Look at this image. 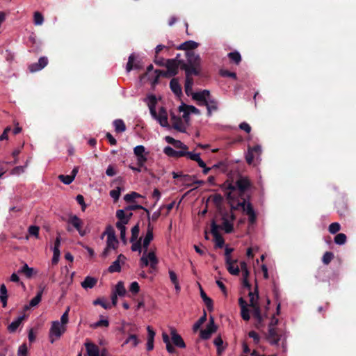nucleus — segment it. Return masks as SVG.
I'll list each match as a JSON object with an SVG mask.
<instances>
[{
    "label": "nucleus",
    "mask_w": 356,
    "mask_h": 356,
    "mask_svg": "<svg viewBox=\"0 0 356 356\" xmlns=\"http://www.w3.org/2000/svg\"><path fill=\"white\" fill-rule=\"evenodd\" d=\"M251 187V182L250 179L246 177H239L236 180L235 184L232 183L228 184L227 189L229 192H225L227 199L229 201V204L231 202L235 204L238 200L243 201V198H245L246 201H248L249 195H245V192Z\"/></svg>",
    "instance_id": "obj_1"
},
{
    "label": "nucleus",
    "mask_w": 356,
    "mask_h": 356,
    "mask_svg": "<svg viewBox=\"0 0 356 356\" xmlns=\"http://www.w3.org/2000/svg\"><path fill=\"white\" fill-rule=\"evenodd\" d=\"M186 60H181V70L185 73L200 76L202 72V59L199 54L194 51H188L185 54Z\"/></svg>",
    "instance_id": "obj_2"
},
{
    "label": "nucleus",
    "mask_w": 356,
    "mask_h": 356,
    "mask_svg": "<svg viewBox=\"0 0 356 356\" xmlns=\"http://www.w3.org/2000/svg\"><path fill=\"white\" fill-rule=\"evenodd\" d=\"M181 60L177 58L167 59L165 66L167 68L166 71L156 70L154 71V79L152 81V86L159 83L160 76L170 78L176 76L179 72V67L181 70Z\"/></svg>",
    "instance_id": "obj_3"
},
{
    "label": "nucleus",
    "mask_w": 356,
    "mask_h": 356,
    "mask_svg": "<svg viewBox=\"0 0 356 356\" xmlns=\"http://www.w3.org/2000/svg\"><path fill=\"white\" fill-rule=\"evenodd\" d=\"M193 99L198 102V105L205 106L207 110V116L210 117L213 111L218 110V101L211 97L210 91L203 90L193 94Z\"/></svg>",
    "instance_id": "obj_4"
},
{
    "label": "nucleus",
    "mask_w": 356,
    "mask_h": 356,
    "mask_svg": "<svg viewBox=\"0 0 356 356\" xmlns=\"http://www.w3.org/2000/svg\"><path fill=\"white\" fill-rule=\"evenodd\" d=\"M230 207L232 211L241 209L243 212H245L249 217V221L250 223L252 224L256 221L257 216L252 205L249 201H246L245 198H243V201L238 200L236 204L234 202H231Z\"/></svg>",
    "instance_id": "obj_5"
},
{
    "label": "nucleus",
    "mask_w": 356,
    "mask_h": 356,
    "mask_svg": "<svg viewBox=\"0 0 356 356\" xmlns=\"http://www.w3.org/2000/svg\"><path fill=\"white\" fill-rule=\"evenodd\" d=\"M66 328L63 325H60V323L58 321H53L51 324V327L49 330V341L51 343H53L55 341L54 339V336H55L57 339L60 337V336L65 332Z\"/></svg>",
    "instance_id": "obj_6"
},
{
    "label": "nucleus",
    "mask_w": 356,
    "mask_h": 356,
    "mask_svg": "<svg viewBox=\"0 0 356 356\" xmlns=\"http://www.w3.org/2000/svg\"><path fill=\"white\" fill-rule=\"evenodd\" d=\"M143 68V62L142 59L138 58L134 54H131L128 58L126 66L127 72H129L133 70H141Z\"/></svg>",
    "instance_id": "obj_7"
},
{
    "label": "nucleus",
    "mask_w": 356,
    "mask_h": 356,
    "mask_svg": "<svg viewBox=\"0 0 356 356\" xmlns=\"http://www.w3.org/2000/svg\"><path fill=\"white\" fill-rule=\"evenodd\" d=\"M211 232L213 234L216 246L219 248H222L225 244V241L223 237L221 236V234L219 233L218 230L220 229V225H217L216 221L213 220L211 222Z\"/></svg>",
    "instance_id": "obj_8"
},
{
    "label": "nucleus",
    "mask_w": 356,
    "mask_h": 356,
    "mask_svg": "<svg viewBox=\"0 0 356 356\" xmlns=\"http://www.w3.org/2000/svg\"><path fill=\"white\" fill-rule=\"evenodd\" d=\"M216 330L217 326L215 325L214 318L212 316H211L209 317V321L207 325V327L204 330H202L200 331V337L204 340L209 339L211 334L216 332Z\"/></svg>",
    "instance_id": "obj_9"
},
{
    "label": "nucleus",
    "mask_w": 356,
    "mask_h": 356,
    "mask_svg": "<svg viewBox=\"0 0 356 356\" xmlns=\"http://www.w3.org/2000/svg\"><path fill=\"white\" fill-rule=\"evenodd\" d=\"M67 222L72 225L78 231L79 234L81 236L86 235V232L82 228L83 222L78 216H76V215H70L67 220Z\"/></svg>",
    "instance_id": "obj_10"
},
{
    "label": "nucleus",
    "mask_w": 356,
    "mask_h": 356,
    "mask_svg": "<svg viewBox=\"0 0 356 356\" xmlns=\"http://www.w3.org/2000/svg\"><path fill=\"white\" fill-rule=\"evenodd\" d=\"M153 229L154 227L150 223V221H149L147 225V233L143 242V248L144 249L143 252H147V251L148 250L149 243L154 238Z\"/></svg>",
    "instance_id": "obj_11"
},
{
    "label": "nucleus",
    "mask_w": 356,
    "mask_h": 356,
    "mask_svg": "<svg viewBox=\"0 0 356 356\" xmlns=\"http://www.w3.org/2000/svg\"><path fill=\"white\" fill-rule=\"evenodd\" d=\"M267 339L271 345L277 346L279 344L280 336L275 328L273 327V321L270 323L268 329Z\"/></svg>",
    "instance_id": "obj_12"
},
{
    "label": "nucleus",
    "mask_w": 356,
    "mask_h": 356,
    "mask_svg": "<svg viewBox=\"0 0 356 356\" xmlns=\"http://www.w3.org/2000/svg\"><path fill=\"white\" fill-rule=\"evenodd\" d=\"M170 335L174 345L178 348H184L186 343L182 337L177 332L175 328H170Z\"/></svg>",
    "instance_id": "obj_13"
},
{
    "label": "nucleus",
    "mask_w": 356,
    "mask_h": 356,
    "mask_svg": "<svg viewBox=\"0 0 356 356\" xmlns=\"http://www.w3.org/2000/svg\"><path fill=\"white\" fill-rule=\"evenodd\" d=\"M238 305L241 307V316L242 318L245 321H249L250 318V316L248 302L243 298L241 297L238 299Z\"/></svg>",
    "instance_id": "obj_14"
},
{
    "label": "nucleus",
    "mask_w": 356,
    "mask_h": 356,
    "mask_svg": "<svg viewBox=\"0 0 356 356\" xmlns=\"http://www.w3.org/2000/svg\"><path fill=\"white\" fill-rule=\"evenodd\" d=\"M193 76L194 74H188V72L185 73V85H184V90L185 92L188 96L191 95L193 97V94L194 92H192V88L194 83V80L193 78Z\"/></svg>",
    "instance_id": "obj_15"
},
{
    "label": "nucleus",
    "mask_w": 356,
    "mask_h": 356,
    "mask_svg": "<svg viewBox=\"0 0 356 356\" xmlns=\"http://www.w3.org/2000/svg\"><path fill=\"white\" fill-rule=\"evenodd\" d=\"M222 220V224L221 226L220 225V229H223L227 234L232 233L234 230V226L233 223L228 219V213H224Z\"/></svg>",
    "instance_id": "obj_16"
},
{
    "label": "nucleus",
    "mask_w": 356,
    "mask_h": 356,
    "mask_svg": "<svg viewBox=\"0 0 356 356\" xmlns=\"http://www.w3.org/2000/svg\"><path fill=\"white\" fill-rule=\"evenodd\" d=\"M237 260H233L232 259H227L226 261L227 269L228 272L233 275H238L240 273V268L236 265Z\"/></svg>",
    "instance_id": "obj_17"
},
{
    "label": "nucleus",
    "mask_w": 356,
    "mask_h": 356,
    "mask_svg": "<svg viewBox=\"0 0 356 356\" xmlns=\"http://www.w3.org/2000/svg\"><path fill=\"white\" fill-rule=\"evenodd\" d=\"M248 296L250 297V304L248 305V307H250L252 309V308L259 306V302H258L259 291H258V286L257 284L255 286L254 291L253 292L250 290Z\"/></svg>",
    "instance_id": "obj_18"
},
{
    "label": "nucleus",
    "mask_w": 356,
    "mask_h": 356,
    "mask_svg": "<svg viewBox=\"0 0 356 356\" xmlns=\"http://www.w3.org/2000/svg\"><path fill=\"white\" fill-rule=\"evenodd\" d=\"M48 64V59L46 57L40 58L38 63L31 64L29 66V70L31 72L39 71L44 68Z\"/></svg>",
    "instance_id": "obj_19"
},
{
    "label": "nucleus",
    "mask_w": 356,
    "mask_h": 356,
    "mask_svg": "<svg viewBox=\"0 0 356 356\" xmlns=\"http://www.w3.org/2000/svg\"><path fill=\"white\" fill-rule=\"evenodd\" d=\"M199 44L193 40H188L183 43H181L178 47L177 49L185 50L186 52L193 51L195 49L198 47Z\"/></svg>",
    "instance_id": "obj_20"
},
{
    "label": "nucleus",
    "mask_w": 356,
    "mask_h": 356,
    "mask_svg": "<svg viewBox=\"0 0 356 356\" xmlns=\"http://www.w3.org/2000/svg\"><path fill=\"white\" fill-rule=\"evenodd\" d=\"M133 213L131 212L126 214L122 209H119L116 212V217L119 219V221L117 222H121L123 225H127L129 220Z\"/></svg>",
    "instance_id": "obj_21"
},
{
    "label": "nucleus",
    "mask_w": 356,
    "mask_h": 356,
    "mask_svg": "<svg viewBox=\"0 0 356 356\" xmlns=\"http://www.w3.org/2000/svg\"><path fill=\"white\" fill-rule=\"evenodd\" d=\"M170 88L173 93L179 97L182 95L181 87L177 78H172L170 82Z\"/></svg>",
    "instance_id": "obj_22"
},
{
    "label": "nucleus",
    "mask_w": 356,
    "mask_h": 356,
    "mask_svg": "<svg viewBox=\"0 0 356 356\" xmlns=\"http://www.w3.org/2000/svg\"><path fill=\"white\" fill-rule=\"evenodd\" d=\"M164 153L171 157L179 158L185 156V151L175 150L170 146H167L164 148Z\"/></svg>",
    "instance_id": "obj_23"
},
{
    "label": "nucleus",
    "mask_w": 356,
    "mask_h": 356,
    "mask_svg": "<svg viewBox=\"0 0 356 356\" xmlns=\"http://www.w3.org/2000/svg\"><path fill=\"white\" fill-rule=\"evenodd\" d=\"M172 123V127L180 131V132H185V127H184L183 122L181 118L177 117L176 115H173L171 118Z\"/></svg>",
    "instance_id": "obj_24"
},
{
    "label": "nucleus",
    "mask_w": 356,
    "mask_h": 356,
    "mask_svg": "<svg viewBox=\"0 0 356 356\" xmlns=\"http://www.w3.org/2000/svg\"><path fill=\"white\" fill-rule=\"evenodd\" d=\"M156 103H157V100H156V97L154 95H150L149 97L148 106L149 108L150 113L154 119H156L158 115V113L156 111Z\"/></svg>",
    "instance_id": "obj_25"
},
{
    "label": "nucleus",
    "mask_w": 356,
    "mask_h": 356,
    "mask_svg": "<svg viewBox=\"0 0 356 356\" xmlns=\"http://www.w3.org/2000/svg\"><path fill=\"white\" fill-rule=\"evenodd\" d=\"M43 289H40L38 291L37 295L33 298H32L31 300V301L29 302V305H26L24 307L25 309H29V308L33 307L38 305L40 303V302L42 300V293H43Z\"/></svg>",
    "instance_id": "obj_26"
},
{
    "label": "nucleus",
    "mask_w": 356,
    "mask_h": 356,
    "mask_svg": "<svg viewBox=\"0 0 356 356\" xmlns=\"http://www.w3.org/2000/svg\"><path fill=\"white\" fill-rule=\"evenodd\" d=\"M97 283V280L95 277L87 276L84 280L81 282V286L85 289H92Z\"/></svg>",
    "instance_id": "obj_27"
},
{
    "label": "nucleus",
    "mask_w": 356,
    "mask_h": 356,
    "mask_svg": "<svg viewBox=\"0 0 356 356\" xmlns=\"http://www.w3.org/2000/svg\"><path fill=\"white\" fill-rule=\"evenodd\" d=\"M24 317L25 316H19L15 321H13L8 326V330L11 333L15 332L22 323Z\"/></svg>",
    "instance_id": "obj_28"
},
{
    "label": "nucleus",
    "mask_w": 356,
    "mask_h": 356,
    "mask_svg": "<svg viewBox=\"0 0 356 356\" xmlns=\"http://www.w3.org/2000/svg\"><path fill=\"white\" fill-rule=\"evenodd\" d=\"M7 289L4 284L0 286V301L2 303V307H6L7 305L8 294Z\"/></svg>",
    "instance_id": "obj_29"
},
{
    "label": "nucleus",
    "mask_w": 356,
    "mask_h": 356,
    "mask_svg": "<svg viewBox=\"0 0 356 356\" xmlns=\"http://www.w3.org/2000/svg\"><path fill=\"white\" fill-rule=\"evenodd\" d=\"M118 247V241L114 243L113 241H106V247L102 254V257H106L108 256L110 250L111 249L116 250Z\"/></svg>",
    "instance_id": "obj_30"
},
{
    "label": "nucleus",
    "mask_w": 356,
    "mask_h": 356,
    "mask_svg": "<svg viewBox=\"0 0 356 356\" xmlns=\"http://www.w3.org/2000/svg\"><path fill=\"white\" fill-rule=\"evenodd\" d=\"M19 273L24 274L27 278H31L35 273L34 268L29 267L26 264L18 270Z\"/></svg>",
    "instance_id": "obj_31"
},
{
    "label": "nucleus",
    "mask_w": 356,
    "mask_h": 356,
    "mask_svg": "<svg viewBox=\"0 0 356 356\" xmlns=\"http://www.w3.org/2000/svg\"><path fill=\"white\" fill-rule=\"evenodd\" d=\"M168 273L171 282L175 285L176 291L177 293L179 292L181 290V287L179 284L177 274L172 270H169Z\"/></svg>",
    "instance_id": "obj_32"
},
{
    "label": "nucleus",
    "mask_w": 356,
    "mask_h": 356,
    "mask_svg": "<svg viewBox=\"0 0 356 356\" xmlns=\"http://www.w3.org/2000/svg\"><path fill=\"white\" fill-rule=\"evenodd\" d=\"M200 296L204 304L206 305L207 309L209 312H211L213 310V300L207 296V294L202 289H201Z\"/></svg>",
    "instance_id": "obj_33"
},
{
    "label": "nucleus",
    "mask_w": 356,
    "mask_h": 356,
    "mask_svg": "<svg viewBox=\"0 0 356 356\" xmlns=\"http://www.w3.org/2000/svg\"><path fill=\"white\" fill-rule=\"evenodd\" d=\"M113 125L115 127V131L117 133H122L126 130V125L124 121L121 119L114 120Z\"/></svg>",
    "instance_id": "obj_34"
},
{
    "label": "nucleus",
    "mask_w": 356,
    "mask_h": 356,
    "mask_svg": "<svg viewBox=\"0 0 356 356\" xmlns=\"http://www.w3.org/2000/svg\"><path fill=\"white\" fill-rule=\"evenodd\" d=\"M228 58L231 61L234 63L236 65H238L241 61V56L239 52L235 51L232 52H229L227 54Z\"/></svg>",
    "instance_id": "obj_35"
},
{
    "label": "nucleus",
    "mask_w": 356,
    "mask_h": 356,
    "mask_svg": "<svg viewBox=\"0 0 356 356\" xmlns=\"http://www.w3.org/2000/svg\"><path fill=\"white\" fill-rule=\"evenodd\" d=\"M116 227L120 230V238L123 241L124 243H127V238H126V227L125 225L122 224L121 222H116L115 224Z\"/></svg>",
    "instance_id": "obj_36"
},
{
    "label": "nucleus",
    "mask_w": 356,
    "mask_h": 356,
    "mask_svg": "<svg viewBox=\"0 0 356 356\" xmlns=\"http://www.w3.org/2000/svg\"><path fill=\"white\" fill-rule=\"evenodd\" d=\"M242 272V275H243V286L245 287V288H247L248 290H251V284L248 281V277L250 275V272L248 270H243V271H241Z\"/></svg>",
    "instance_id": "obj_37"
},
{
    "label": "nucleus",
    "mask_w": 356,
    "mask_h": 356,
    "mask_svg": "<svg viewBox=\"0 0 356 356\" xmlns=\"http://www.w3.org/2000/svg\"><path fill=\"white\" fill-rule=\"evenodd\" d=\"M115 293L118 295L119 296H124L126 293V289L124 286V283L122 282H118L115 285Z\"/></svg>",
    "instance_id": "obj_38"
},
{
    "label": "nucleus",
    "mask_w": 356,
    "mask_h": 356,
    "mask_svg": "<svg viewBox=\"0 0 356 356\" xmlns=\"http://www.w3.org/2000/svg\"><path fill=\"white\" fill-rule=\"evenodd\" d=\"M346 235L343 233L337 234L334 238V243L337 245H343L346 243Z\"/></svg>",
    "instance_id": "obj_39"
},
{
    "label": "nucleus",
    "mask_w": 356,
    "mask_h": 356,
    "mask_svg": "<svg viewBox=\"0 0 356 356\" xmlns=\"http://www.w3.org/2000/svg\"><path fill=\"white\" fill-rule=\"evenodd\" d=\"M156 120L159 122L160 125L163 127H168L169 124L168 121V114L159 115L158 114Z\"/></svg>",
    "instance_id": "obj_40"
},
{
    "label": "nucleus",
    "mask_w": 356,
    "mask_h": 356,
    "mask_svg": "<svg viewBox=\"0 0 356 356\" xmlns=\"http://www.w3.org/2000/svg\"><path fill=\"white\" fill-rule=\"evenodd\" d=\"M120 270H121L120 262H119V261H118V260L114 261L108 268V271L111 273H116V272L118 273V272H120Z\"/></svg>",
    "instance_id": "obj_41"
},
{
    "label": "nucleus",
    "mask_w": 356,
    "mask_h": 356,
    "mask_svg": "<svg viewBox=\"0 0 356 356\" xmlns=\"http://www.w3.org/2000/svg\"><path fill=\"white\" fill-rule=\"evenodd\" d=\"M139 232H140L139 225L136 224L131 229V236L130 238L131 243H134V241H137L138 234H139Z\"/></svg>",
    "instance_id": "obj_42"
},
{
    "label": "nucleus",
    "mask_w": 356,
    "mask_h": 356,
    "mask_svg": "<svg viewBox=\"0 0 356 356\" xmlns=\"http://www.w3.org/2000/svg\"><path fill=\"white\" fill-rule=\"evenodd\" d=\"M137 157V164L139 167H143V171L147 172L148 169L146 166H145V163L147 160L146 154L136 156Z\"/></svg>",
    "instance_id": "obj_43"
},
{
    "label": "nucleus",
    "mask_w": 356,
    "mask_h": 356,
    "mask_svg": "<svg viewBox=\"0 0 356 356\" xmlns=\"http://www.w3.org/2000/svg\"><path fill=\"white\" fill-rule=\"evenodd\" d=\"M146 257H147L148 261L150 262V264L153 263V265L159 264V259L156 257L154 251L151 250V251L148 252V250H147V253H146Z\"/></svg>",
    "instance_id": "obj_44"
},
{
    "label": "nucleus",
    "mask_w": 356,
    "mask_h": 356,
    "mask_svg": "<svg viewBox=\"0 0 356 356\" xmlns=\"http://www.w3.org/2000/svg\"><path fill=\"white\" fill-rule=\"evenodd\" d=\"M34 24L36 26L42 25L44 22V17L40 12H35L33 15Z\"/></svg>",
    "instance_id": "obj_45"
},
{
    "label": "nucleus",
    "mask_w": 356,
    "mask_h": 356,
    "mask_svg": "<svg viewBox=\"0 0 356 356\" xmlns=\"http://www.w3.org/2000/svg\"><path fill=\"white\" fill-rule=\"evenodd\" d=\"M122 188L118 186L116 189L111 190L109 193L110 196L113 199L114 202H117L120 196Z\"/></svg>",
    "instance_id": "obj_46"
},
{
    "label": "nucleus",
    "mask_w": 356,
    "mask_h": 356,
    "mask_svg": "<svg viewBox=\"0 0 356 356\" xmlns=\"http://www.w3.org/2000/svg\"><path fill=\"white\" fill-rule=\"evenodd\" d=\"M131 343L133 347H136L139 343V340L136 334H130L124 342V344Z\"/></svg>",
    "instance_id": "obj_47"
},
{
    "label": "nucleus",
    "mask_w": 356,
    "mask_h": 356,
    "mask_svg": "<svg viewBox=\"0 0 356 356\" xmlns=\"http://www.w3.org/2000/svg\"><path fill=\"white\" fill-rule=\"evenodd\" d=\"M207 321V313L204 311V314L198 319L193 325V330L196 332L200 326Z\"/></svg>",
    "instance_id": "obj_48"
},
{
    "label": "nucleus",
    "mask_w": 356,
    "mask_h": 356,
    "mask_svg": "<svg viewBox=\"0 0 356 356\" xmlns=\"http://www.w3.org/2000/svg\"><path fill=\"white\" fill-rule=\"evenodd\" d=\"M334 258V254L332 252H326L323 256L322 261L324 264L328 265Z\"/></svg>",
    "instance_id": "obj_49"
},
{
    "label": "nucleus",
    "mask_w": 356,
    "mask_h": 356,
    "mask_svg": "<svg viewBox=\"0 0 356 356\" xmlns=\"http://www.w3.org/2000/svg\"><path fill=\"white\" fill-rule=\"evenodd\" d=\"M58 179L60 181H61L63 184L68 185L70 184L73 181L74 178L73 176L70 175H60L58 176Z\"/></svg>",
    "instance_id": "obj_50"
},
{
    "label": "nucleus",
    "mask_w": 356,
    "mask_h": 356,
    "mask_svg": "<svg viewBox=\"0 0 356 356\" xmlns=\"http://www.w3.org/2000/svg\"><path fill=\"white\" fill-rule=\"evenodd\" d=\"M219 74L220 76L223 77H230L232 78L233 79H237V76L235 72H229V70H220Z\"/></svg>",
    "instance_id": "obj_51"
},
{
    "label": "nucleus",
    "mask_w": 356,
    "mask_h": 356,
    "mask_svg": "<svg viewBox=\"0 0 356 356\" xmlns=\"http://www.w3.org/2000/svg\"><path fill=\"white\" fill-rule=\"evenodd\" d=\"M127 210H138V209H143L144 211H145L147 213V218H148V220L150 221V213H149V211L145 209V207H143V206L141 205H139V204H136V205H129L128 206L127 208H126Z\"/></svg>",
    "instance_id": "obj_52"
},
{
    "label": "nucleus",
    "mask_w": 356,
    "mask_h": 356,
    "mask_svg": "<svg viewBox=\"0 0 356 356\" xmlns=\"http://www.w3.org/2000/svg\"><path fill=\"white\" fill-rule=\"evenodd\" d=\"M141 195L136 192H131L130 193L126 194L124 197V200L127 202H133L134 198L140 197Z\"/></svg>",
    "instance_id": "obj_53"
},
{
    "label": "nucleus",
    "mask_w": 356,
    "mask_h": 356,
    "mask_svg": "<svg viewBox=\"0 0 356 356\" xmlns=\"http://www.w3.org/2000/svg\"><path fill=\"white\" fill-rule=\"evenodd\" d=\"M213 343H214L215 346L217 347L218 353H220V352L222 350H223V349H224L222 347L223 341H222V338L220 336L217 337L214 339Z\"/></svg>",
    "instance_id": "obj_54"
},
{
    "label": "nucleus",
    "mask_w": 356,
    "mask_h": 356,
    "mask_svg": "<svg viewBox=\"0 0 356 356\" xmlns=\"http://www.w3.org/2000/svg\"><path fill=\"white\" fill-rule=\"evenodd\" d=\"M330 233L334 234L341 229V225L339 222H332L329 226Z\"/></svg>",
    "instance_id": "obj_55"
},
{
    "label": "nucleus",
    "mask_w": 356,
    "mask_h": 356,
    "mask_svg": "<svg viewBox=\"0 0 356 356\" xmlns=\"http://www.w3.org/2000/svg\"><path fill=\"white\" fill-rule=\"evenodd\" d=\"M131 249L134 252L138 251L140 253L141 252V250H142L141 238L138 241H136L134 243H132Z\"/></svg>",
    "instance_id": "obj_56"
},
{
    "label": "nucleus",
    "mask_w": 356,
    "mask_h": 356,
    "mask_svg": "<svg viewBox=\"0 0 356 356\" xmlns=\"http://www.w3.org/2000/svg\"><path fill=\"white\" fill-rule=\"evenodd\" d=\"M69 312H70V307H68L66 309V311L63 314L60 318V323L61 324L65 326L68 323L69 321Z\"/></svg>",
    "instance_id": "obj_57"
},
{
    "label": "nucleus",
    "mask_w": 356,
    "mask_h": 356,
    "mask_svg": "<svg viewBox=\"0 0 356 356\" xmlns=\"http://www.w3.org/2000/svg\"><path fill=\"white\" fill-rule=\"evenodd\" d=\"M39 227L35 225H31L29 227V233L31 236H34L36 238L38 237L39 235Z\"/></svg>",
    "instance_id": "obj_58"
},
{
    "label": "nucleus",
    "mask_w": 356,
    "mask_h": 356,
    "mask_svg": "<svg viewBox=\"0 0 356 356\" xmlns=\"http://www.w3.org/2000/svg\"><path fill=\"white\" fill-rule=\"evenodd\" d=\"M145 148L143 145H138L134 147V152L136 156L145 155Z\"/></svg>",
    "instance_id": "obj_59"
},
{
    "label": "nucleus",
    "mask_w": 356,
    "mask_h": 356,
    "mask_svg": "<svg viewBox=\"0 0 356 356\" xmlns=\"http://www.w3.org/2000/svg\"><path fill=\"white\" fill-rule=\"evenodd\" d=\"M146 253L147 252H143V256L140 259V266L141 268L148 266L150 264V262L148 261V259L146 257Z\"/></svg>",
    "instance_id": "obj_60"
},
{
    "label": "nucleus",
    "mask_w": 356,
    "mask_h": 356,
    "mask_svg": "<svg viewBox=\"0 0 356 356\" xmlns=\"http://www.w3.org/2000/svg\"><path fill=\"white\" fill-rule=\"evenodd\" d=\"M174 147L177 149H179V151H186L188 147L187 145L184 144L181 141L177 140L176 143L174 144Z\"/></svg>",
    "instance_id": "obj_61"
},
{
    "label": "nucleus",
    "mask_w": 356,
    "mask_h": 356,
    "mask_svg": "<svg viewBox=\"0 0 356 356\" xmlns=\"http://www.w3.org/2000/svg\"><path fill=\"white\" fill-rule=\"evenodd\" d=\"M129 291L134 294H136L140 291V286L137 282H133L130 286H129Z\"/></svg>",
    "instance_id": "obj_62"
},
{
    "label": "nucleus",
    "mask_w": 356,
    "mask_h": 356,
    "mask_svg": "<svg viewBox=\"0 0 356 356\" xmlns=\"http://www.w3.org/2000/svg\"><path fill=\"white\" fill-rule=\"evenodd\" d=\"M93 304L95 305H101L103 308L104 309H108V308H111V305H109V303H107L106 302H104L103 300H102L101 298H97L96 299L94 302H93Z\"/></svg>",
    "instance_id": "obj_63"
},
{
    "label": "nucleus",
    "mask_w": 356,
    "mask_h": 356,
    "mask_svg": "<svg viewBox=\"0 0 356 356\" xmlns=\"http://www.w3.org/2000/svg\"><path fill=\"white\" fill-rule=\"evenodd\" d=\"M28 348L26 343L21 345L18 349V356H27Z\"/></svg>",
    "instance_id": "obj_64"
}]
</instances>
